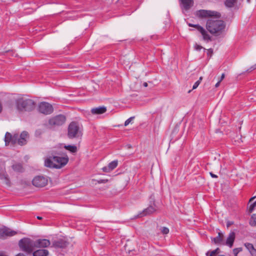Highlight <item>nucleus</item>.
Segmentation results:
<instances>
[{
  "label": "nucleus",
  "mask_w": 256,
  "mask_h": 256,
  "mask_svg": "<svg viewBox=\"0 0 256 256\" xmlns=\"http://www.w3.org/2000/svg\"><path fill=\"white\" fill-rule=\"evenodd\" d=\"M196 16L202 18L210 17L207 20L206 28L212 34L218 36L226 28V23L223 20L218 19L220 17V14L217 12L200 10L196 11Z\"/></svg>",
  "instance_id": "f257e3e1"
},
{
  "label": "nucleus",
  "mask_w": 256,
  "mask_h": 256,
  "mask_svg": "<svg viewBox=\"0 0 256 256\" xmlns=\"http://www.w3.org/2000/svg\"><path fill=\"white\" fill-rule=\"evenodd\" d=\"M68 157L50 156L44 161V166L50 168H60L64 166L68 162Z\"/></svg>",
  "instance_id": "f03ea898"
},
{
  "label": "nucleus",
  "mask_w": 256,
  "mask_h": 256,
  "mask_svg": "<svg viewBox=\"0 0 256 256\" xmlns=\"http://www.w3.org/2000/svg\"><path fill=\"white\" fill-rule=\"evenodd\" d=\"M16 104L18 110L24 111H32L36 106V103L33 100L23 98L18 99Z\"/></svg>",
  "instance_id": "7ed1b4c3"
},
{
  "label": "nucleus",
  "mask_w": 256,
  "mask_h": 256,
  "mask_svg": "<svg viewBox=\"0 0 256 256\" xmlns=\"http://www.w3.org/2000/svg\"><path fill=\"white\" fill-rule=\"evenodd\" d=\"M18 246L20 249L30 254L36 248L34 241L29 238H24L18 242Z\"/></svg>",
  "instance_id": "20e7f679"
},
{
  "label": "nucleus",
  "mask_w": 256,
  "mask_h": 256,
  "mask_svg": "<svg viewBox=\"0 0 256 256\" xmlns=\"http://www.w3.org/2000/svg\"><path fill=\"white\" fill-rule=\"evenodd\" d=\"M68 131V136L70 138L80 137L82 134L78 124L74 122L69 124Z\"/></svg>",
  "instance_id": "39448f33"
},
{
  "label": "nucleus",
  "mask_w": 256,
  "mask_h": 256,
  "mask_svg": "<svg viewBox=\"0 0 256 256\" xmlns=\"http://www.w3.org/2000/svg\"><path fill=\"white\" fill-rule=\"evenodd\" d=\"M47 177L42 176H37L32 180V184L37 188H43L48 184Z\"/></svg>",
  "instance_id": "423d86ee"
},
{
  "label": "nucleus",
  "mask_w": 256,
  "mask_h": 256,
  "mask_svg": "<svg viewBox=\"0 0 256 256\" xmlns=\"http://www.w3.org/2000/svg\"><path fill=\"white\" fill-rule=\"evenodd\" d=\"M38 110L40 113L44 114H50L53 112L54 109L52 104L47 102H43L39 104Z\"/></svg>",
  "instance_id": "0eeeda50"
},
{
  "label": "nucleus",
  "mask_w": 256,
  "mask_h": 256,
  "mask_svg": "<svg viewBox=\"0 0 256 256\" xmlns=\"http://www.w3.org/2000/svg\"><path fill=\"white\" fill-rule=\"evenodd\" d=\"M66 121L64 116L60 114L50 119L48 123L52 126H60L63 124Z\"/></svg>",
  "instance_id": "6e6552de"
},
{
  "label": "nucleus",
  "mask_w": 256,
  "mask_h": 256,
  "mask_svg": "<svg viewBox=\"0 0 256 256\" xmlns=\"http://www.w3.org/2000/svg\"><path fill=\"white\" fill-rule=\"evenodd\" d=\"M17 232L6 226L0 228V238L5 239L16 235Z\"/></svg>",
  "instance_id": "1a4fd4ad"
},
{
  "label": "nucleus",
  "mask_w": 256,
  "mask_h": 256,
  "mask_svg": "<svg viewBox=\"0 0 256 256\" xmlns=\"http://www.w3.org/2000/svg\"><path fill=\"white\" fill-rule=\"evenodd\" d=\"M188 26L190 27L195 28L198 30V31L202 34L204 40L208 41L211 40L210 36L208 34L206 30L199 24H188Z\"/></svg>",
  "instance_id": "9d476101"
},
{
  "label": "nucleus",
  "mask_w": 256,
  "mask_h": 256,
  "mask_svg": "<svg viewBox=\"0 0 256 256\" xmlns=\"http://www.w3.org/2000/svg\"><path fill=\"white\" fill-rule=\"evenodd\" d=\"M18 134H14L13 135H12L10 133L7 132L4 138L6 145H8L10 142H12V144H16L18 143Z\"/></svg>",
  "instance_id": "9b49d317"
},
{
  "label": "nucleus",
  "mask_w": 256,
  "mask_h": 256,
  "mask_svg": "<svg viewBox=\"0 0 256 256\" xmlns=\"http://www.w3.org/2000/svg\"><path fill=\"white\" fill-rule=\"evenodd\" d=\"M68 244V242L64 239H58L52 242V246L56 248H64Z\"/></svg>",
  "instance_id": "f8f14e48"
},
{
  "label": "nucleus",
  "mask_w": 256,
  "mask_h": 256,
  "mask_svg": "<svg viewBox=\"0 0 256 256\" xmlns=\"http://www.w3.org/2000/svg\"><path fill=\"white\" fill-rule=\"evenodd\" d=\"M36 248H47L50 244V242L47 239H38L34 241Z\"/></svg>",
  "instance_id": "ddd939ff"
},
{
  "label": "nucleus",
  "mask_w": 256,
  "mask_h": 256,
  "mask_svg": "<svg viewBox=\"0 0 256 256\" xmlns=\"http://www.w3.org/2000/svg\"><path fill=\"white\" fill-rule=\"evenodd\" d=\"M155 206H156L154 204V206H149L148 208L143 210L142 212H140L138 215V217L142 218L154 213V212L156 211V208H155Z\"/></svg>",
  "instance_id": "4468645a"
},
{
  "label": "nucleus",
  "mask_w": 256,
  "mask_h": 256,
  "mask_svg": "<svg viewBox=\"0 0 256 256\" xmlns=\"http://www.w3.org/2000/svg\"><path fill=\"white\" fill-rule=\"evenodd\" d=\"M212 242L218 245H225L224 236L222 232H219L218 236L215 238H212Z\"/></svg>",
  "instance_id": "2eb2a0df"
},
{
  "label": "nucleus",
  "mask_w": 256,
  "mask_h": 256,
  "mask_svg": "<svg viewBox=\"0 0 256 256\" xmlns=\"http://www.w3.org/2000/svg\"><path fill=\"white\" fill-rule=\"evenodd\" d=\"M28 138V134L26 131H23L20 136H18V144L20 146H23L26 144L27 139Z\"/></svg>",
  "instance_id": "dca6fc26"
},
{
  "label": "nucleus",
  "mask_w": 256,
  "mask_h": 256,
  "mask_svg": "<svg viewBox=\"0 0 256 256\" xmlns=\"http://www.w3.org/2000/svg\"><path fill=\"white\" fill-rule=\"evenodd\" d=\"M118 164V160H114L110 162L108 166L104 167L102 169L104 172H109L117 166Z\"/></svg>",
  "instance_id": "f3484780"
},
{
  "label": "nucleus",
  "mask_w": 256,
  "mask_h": 256,
  "mask_svg": "<svg viewBox=\"0 0 256 256\" xmlns=\"http://www.w3.org/2000/svg\"><path fill=\"white\" fill-rule=\"evenodd\" d=\"M235 236L234 232H230L226 238V242H225V245L228 246L230 248H232L235 240Z\"/></svg>",
  "instance_id": "a211bd4d"
},
{
  "label": "nucleus",
  "mask_w": 256,
  "mask_h": 256,
  "mask_svg": "<svg viewBox=\"0 0 256 256\" xmlns=\"http://www.w3.org/2000/svg\"><path fill=\"white\" fill-rule=\"evenodd\" d=\"M106 111V107L100 106L98 108H92L91 110V112L93 114H100L104 113Z\"/></svg>",
  "instance_id": "6ab92c4d"
},
{
  "label": "nucleus",
  "mask_w": 256,
  "mask_h": 256,
  "mask_svg": "<svg viewBox=\"0 0 256 256\" xmlns=\"http://www.w3.org/2000/svg\"><path fill=\"white\" fill-rule=\"evenodd\" d=\"M185 10H189L194 4L193 0H180Z\"/></svg>",
  "instance_id": "aec40b11"
},
{
  "label": "nucleus",
  "mask_w": 256,
  "mask_h": 256,
  "mask_svg": "<svg viewBox=\"0 0 256 256\" xmlns=\"http://www.w3.org/2000/svg\"><path fill=\"white\" fill-rule=\"evenodd\" d=\"M33 256H48V251L46 250L42 249L34 252L32 254Z\"/></svg>",
  "instance_id": "412c9836"
},
{
  "label": "nucleus",
  "mask_w": 256,
  "mask_h": 256,
  "mask_svg": "<svg viewBox=\"0 0 256 256\" xmlns=\"http://www.w3.org/2000/svg\"><path fill=\"white\" fill-rule=\"evenodd\" d=\"M12 168L14 171L17 172H21L24 170L22 166L20 163H16L14 164L12 166Z\"/></svg>",
  "instance_id": "4be33fe9"
},
{
  "label": "nucleus",
  "mask_w": 256,
  "mask_h": 256,
  "mask_svg": "<svg viewBox=\"0 0 256 256\" xmlns=\"http://www.w3.org/2000/svg\"><path fill=\"white\" fill-rule=\"evenodd\" d=\"M237 0H226L224 4L227 8H232L236 4Z\"/></svg>",
  "instance_id": "5701e85b"
},
{
  "label": "nucleus",
  "mask_w": 256,
  "mask_h": 256,
  "mask_svg": "<svg viewBox=\"0 0 256 256\" xmlns=\"http://www.w3.org/2000/svg\"><path fill=\"white\" fill-rule=\"evenodd\" d=\"M64 148L68 150L75 153L77 152V147L75 146L68 145L64 146Z\"/></svg>",
  "instance_id": "b1692460"
},
{
  "label": "nucleus",
  "mask_w": 256,
  "mask_h": 256,
  "mask_svg": "<svg viewBox=\"0 0 256 256\" xmlns=\"http://www.w3.org/2000/svg\"><path fill=\"white\" fill-rule=\"evenodd\" d=\"M250 224L252 226H256V214H253L250 220Z\"/></svg>",
  "instance_id": "393cba45"
},
{
  "label": "nucleus",
  "mask_w": 256,
  "mask_h": 256,
  "mask_svg": "<svg viewBox=\"0 0 256 256\" xmlns=\"http://www.w3.org/2000/svg\"><path fill=\"white\" fill-rule=\"evenodd\" d=\"M220 250L219 248H216V250L212 251L209 255L210 252H208L206 254V256H215L216 254L220 253Z\"/></svg>",
  "instance_id": "a878e982"
},
{
  "label": "nucleus",
  "mask_w": 256,
  "mask_h": 256,
  "mask_svg": "<svg viewBox=\"0 0 256 256\" xmlns=\"http://www.w3.org/2000/svg\"><path fill=\"white\" fill-rule=\"evenodd\" d=\"M160 230L164 234H166L169 232V229L166 227H162Z\"/></svg>",
  "instance_id": "bb28decb"
},
{
  "label": "nucleus",
  "mask_w": 256,
  "mask_h": 256,
  "mask_svg": "<svg viewBox=\"0 0 256 256\" xmlns=\"http://www.w3.org/2000/svg\"><path fill=\"white\" fill-rule=\"evenodd\" d=\"M256 206V201L254 202V203L250 204L248 208V212L250 213L252 212L254 210V208Z\"/></svg>",
  "instance_id": "cd10ccee"
},
{
  "label": "nucleus",
  "mask_w": 256,
  "mask_h": 256,
  "mask_svg": "<svg viewBox=\"0 0 256 256\" xmlns=\"http://www.w3.org/2000/svg\"><path fill=\"white\" fill-rule=\"evenodd\" d=\"M244 246L249 250V252L250 250H252V249H253V248L254 247L252 244L249 243V242L245 243Z\"/></svg>",
  "instance_id": "c85d7f7f"
},
{
  "label": "nucleus",
  "mask_w": 256,
  "mask_h": 256,
  "mask_svg": "<svg viewBox=\"0 0 256 256\" xmlns=\"http://www.w3.org/2000/svg\"><path fill=\"white\" fill-rule=\"evenodd\" d=\"M242 250V248H236L233 250V252L234 256H238V254Z\"/></svg>",
  "instance_id": "c756f323"
},
{
  "label": "nucleus",
  "mask_w": 256,
  "mask_h": 256,
  "mask_svg": "<svg viewBox=\"0 0 256 256\" xmlns=\"http://www.w3.org/2000/svg\"><path fill=\"white\" fill-rule=\"evenodd\" d=\"M134 116H132L126 120L124 122V126H127L134 119Z\"/></svg>",
  "instance_id": "7c9ffc66"
},
{
  "label": "nucleus",
  "mask_w": 256,
  "mask_h": 256,
  "mask_svg": "<svg viewBox=\"0 0 256 256\" xmlns=\"http://www.w3.org/2000/svg\"><path fill=\"white\" fill-rule=\"evenodd\" d=\"M4 181H5V183L7 185V186H10V180H9L7 176H4Z\"/></svg>",
  "instance_id": "2f4dec72"
},
{
  "label": "nucleus",
  "mask_w": 256,
  "mask_h": 256,
  "mask_svg": "<svg viewBox=\"0 0 256 256\" xmlns=\"http://www.w3.org/2000/svg\"><path fill=\"white\" fill-rule=\"evenodd\" d=\"M250 252L252 256H256V250L254 247L253 248V249H252V250L250 251Z\"/></svg>",
  "instance_id": "473e14b6"
},
{
  "label": "nucleus",
  "mask_w": 256,
  "mask_h": 256,
  "mask_svg": "<svg viewBox=\"0 0 256 256\" xmlns=\"http://www.w3.org/2000/svg\"><path fill=\"white\" fill-rule=\"evenodd\" d=\"M200 82H198L196 81L194 84L193 86H192V90H194L196 89V88H197L198 86V85L200 84Z\"/></svg>",
  "instance_id": "72a5a7b5"
},
{
  "label": "nucleus",
  "mask_w": 256,
  "mask_h": 256,
  "mask_svg": "<svg viewBox=\"0 0 256 256\" xmlns=\"http://www.w3.org/2000/svg\"><path fill=\"white\" fill-rule=\"evenodd\" d=\"M194 48L196 50L200 51L202 48V47L200 45L196 44L194 46Z\"/></svg>",
  "instance_id": "f704fd0d"
},
{
  "label": "nucleus",
  "mask_w": 256,
  "mask_h": 256,
  "mask_svg": "<svg viewBox=\"0 0 256 256\" xmlns=\"http://www.w3.org/2000/svg\"><path fill=\"white\" fill-rule=\"evenodd\" d=\"M255 69H256V64L254 65V66H252L250 68V69H248V70H247V71H248V72H251V71H252V70H255Z\"/></svg>",
  "instance_id": "c9c22d12"
},
{
  "label": "nucleus",
  "mask_w": 256,
  "mask_h": 256,
  "mask_svg": "<svg viewBox=\"0 0 256 256\" xmlns=\"http://www.w3.org/2000/svg\"><path fill=\"white\" fill-rule=\"evenodd\" d=\"M210 175L213 178H218V176L216 174H214L212 172H210Z\"/></svg>",
  "instance_id": "e433bc0d"
},
{
  "label": "nucleus",
  "mask_w": 256,
  "mask_h": 256,
  "mask_svg": "<svg viewBox=\"0 0 256 256\" xmlns=\"http://www.w3.org/2000/svg\"><path fill=\"white\" fill-rule=\"evenodd\" d=\"M15 256H26L24 254L20 252L16 254Z\"/></svg>",
  "instance_id": "4c0bfd02"
},
{
  "label": "nucleus",
  "mask_w": 256,
  "mask_h": 256,
  "mask_svg": "<svg viewBox=\"0 0 256 256\" xmlns=\"http://www.w3.org/2000/svg\"><path fill=\"white\" fill-rule=\"evenodd\" d=\"M224 76H225L224 74H222L221 78L219 80H220V82H222L223 80V79L224 78Z\"/></svg>",
  "instance_id": "58836bf2"
},
{
  "label": "nucleus",
  "mask_w": 256,
  "mask_h": 256,
  "mask_svg": "<svg viewBox=\"0 0 256 256\" xmlns=\"http://www.w3.org/2000/svg\"><path fill=\"white\" fill-rule=\"evenodd\" d=\"M220 80H218V82L215 85L216 88H218L220 86Z\"/></svg>",
  "instance_id": "ea45409f"
},
{
  "label": "nucleus",
  "mask_w": 256,
  "mask_h": 256,
  "mask_svg": "<svg viewBox=\"0 0 256 256\" xmlns=\"http://www.w3.org/2000/svg\"><path fill=\"white\" fill-rule=\"evenodd\" d=\"M233 224L232 222H228L227 223V226L228 227L230 226V225H232V224Z\"/></svg>",
  "instance_id": "a19ab883"
},
{
  "label": "nucleus",
  "mask_w": 256,
  "mask_h": 256,
  "mask_svg": "<svg viewBox=\"0 0 256 256\" xmlns=\"http://www.w3.org/2000/svg\"><path fill=\"white\" fill-rule=\"evenodd\" d=\"M202 76H200L199 78V80H198V82H200V83L201 82V80H202Z\"/></svg>",
  "instance_id": "79ce46f5"
},
{
  "label": "nucleus",
  "mask_w": 256,
  "mask_h": 256,
  "mask_svg": "<svg viewBox=\"0 0 256 256\" xmlns=\"http://www.w3.org/2000/svg\"><path fill=\"white\" fill-rule=\"evenodd\" d=\"M143 85L144 87H146L148 86V84L145 82L144 83Z\"/></svg>",
  "instance_id": "37998d69"
},
{
  "label": "nucleus",
  "mask_w": 256,
  "mask_h": 256,
  "mask_svg": "<svg viewBox=\"0 0 256 256\" xmlns=\"http://www.w3.org/2000/svg\"><path fill=\"white\" fill-rule=\"evenodd\" d=\"M104 181H105L104 180H100L98 181V182L102 183V182H104Z\"/></svg>",
  "instance_id": "c03bdc74"
},
{
  "label": "nucleus",
  "mask_w": 256,
  "mask_h": 256,
  "mask_svg": "<svg viewBox=\"0 0 256 256\" xmlns=\"http://www.w3.org/2000/svg\"><path fill=\"white\" fill-rule=\"evenodd\" d=\"M212 50H209V52H208V54H210V53L212 54Z\"/></svg>",
  "instance_id": "a18cd8bd"
},
{
  "label": "nucleus",
  "mask_w": 256,
  "mask_h": 256,
  "mask_svg": "<svg viewBox=\"0 0 256 256\" xmlns=\"http://www.w3.org/2000/svg\"><path fill=\"white\" fill-rule=\"evenodd\" d=\"M37 218L38 219V220H42V218L40 217V216H37Z\"/></svg>",
  "instance_id": "49530a36"
},
{
  "label": "nucleus",
  "mask_w": 256,
  "mask_h": 256,
  "mask_svg": "<svg viewBox=\"0 0 256 256\" xmlns=\"http://www.w3.org/2000/svg\"><path fill=\"white\" fill-rule=\"evenodd\" d=\"M255 198V197H252V198L250 200V202L252 201V200H254V198Z\"/></svg>",
  "instance_id": "de8ad7c7"
},
{
  "label": "nucleus",
  "mask_w": 256,
  "mask_h": 256,
  "mask_svg": "<svg viewBox=\"0 0 256 256\" xmlns=\"http://www.w3.org/2000/svg\"><path fill=\"white\" fill-rule=\"evenodd\" d=\"M247 2H250V0H247Z\"/></svg>",
  "instance_id": "09e8293b"
}]
</instances>
